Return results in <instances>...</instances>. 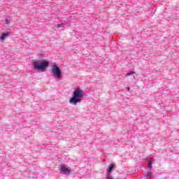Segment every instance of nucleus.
<instances>
[{"mask_svg":"<svg viewBox=\"0 0 179 179\" xmlns=\"http://www.w3.org/2000/svg\"><path fill=\"white\" fill-rule=\"evenodd\" d=\"M64 26H65V24H59L56 25V27H57V29H59V27H64Z\"/></svg>","mask_w":179,"mask_h":179,"instance_id":"8","label":"nucleus"},{"mask_svg":"<svg viewBox=\"0 0 179 179\" xmlns=\"http://www.w3.org/2000/svg\"><path fill=\"white\" fill-rule=\"evenodd\" d=\"M6 23H10L8 19L6 20Z\"/></svg>","mask_w":179,"mask_h":179,"instance_id":"11","label":"nucleus"},{"mask_svg":"<svg viewBox=\"0 0 179 179\" xmlns=\"http://www.w3.org/2000/svg\"><path fill=\"white\" fill-rule=\"evenodd\" d=\"M61 171L64 173V174H71V171L69 168L66 167L65 165H62L60 168Z\"/></svg>","mask_w":179,"mask_h":179,"instance_id":"4","label":"nucleus"},{"mask_svg":"<svg viewBox=\"0 0 179 179\" xmlns=\"http://www.w3.org/2000/svg\"><path fill=\"white\" fill-rule=\"evenodd\" d=\"M8 36H9V34H8V33L3 34L1 36V40H5V38H6V37H8Z\"/></svg>","mask_w":179,"mask_h":179,"instance_id":"5","label":"nucleus"},{"mask_svg":"<svg viewBox=\"0 0 179 179\" xmlns=\"http://www.w3.org/2000/svg\"><path fill=\"white\" fill-rule=\"evenodd\" d=\"M52 73L56 78H61V70L59 69V66H58L57 64H54L52 66Z\"/></svg>","mask_w":179,"mask_h":179,"instance_id":"3","label":"nucleus"},{"mask_svg":"<svg viewBox=\"0 0 179 179\" xmlns=\"http://www.w3.org/2000/svg\"><path fill=\"white\" fill-rule=\"evenodd\" d=\"M115 167H117V166L115 164H111L109 166V171L111 173V171H113V169H115Z\"/></svg>","mask_w":179,"mask_h":179,"instance_id":"6","label":"nucleus"},{"mask_svg":"<svg viewBox=\"0 0 179 179\" xmlns=\"http://www.w3.org/2000/svg\"><path fill=\"white\" fill-rule=\"evenodd\" d=\"M147 178H149V177H152V174L150 173H148L146 176Z\"/></svg>","mask_w":179,"mask_h":179,"instance_id":"10","label":"nucleus"},{"mask_svg":"<svg viewBox=\"0 0 179 179\" xmlns=\"http://www.w3.org/2000/svg\"><path fill=\"white\" fill-rule=\"evenodd\" d=\"M152 161H150V162H148V169H149L150 170L152 169Z\"/></svg>","mask_w":179,"mask_h":179,"instance_id":"7","label":"nucleus"},{"mask_svg":"<svg viewBox=\"0 0 179 179\" xmlns=\"http://www.w3.org/2000/svg\"><path fill=\"white\" fill-rule=\"evenodd\" d=\"M83 96V90L80 88H77L73 92V96L70 99V103L72 104H76L77 103H80V97Z\"/></svg>","mask_w":179,"mask_h":179,"instance_id":"1","label":"nucleus"},{"mask_svg":"<svg viewBox=\"0 0 179 179\" xmlns=\"http://www.w3.org/2000/svg\"><path fill=\"white\" fill-rule=\"evenodd\" d=\"M108 179H113V178H108Z\"/></svg>","mask_w":179,"mask_h":179,"instance_id":"12","label":"nucleus"},{"mask_svg":"<svg viewBox=\"0 0 179 179\" xmlns=\"http://www.w3.org/2000/svg\"><path fill=\"white\" fill-rule=\"evenodd\" d=\"M131 75H135V72H133V71L129 72V73H128L127 74V76H131Z\"/></svg>","mask_w":179,"mask_h":179,"instance_id":"9","label":"nucleus"},{"mask_svg":"<svg viewBox=\"0 0 179 179\" xmlns=\"http://www.w3.org/2000/svg\"><path fill=\"white\" fill-rule=\"evenodd\" d=\"M49 64H50V62L47 60L41 61V62H38V61L34 62V65L36 69H37V71H41L42 72L45 71L47 66H48Z\"/></svg>","mask_w":179,"mask_h":179,"instance_id":"2","label":"nucleus"}]
</instances>
